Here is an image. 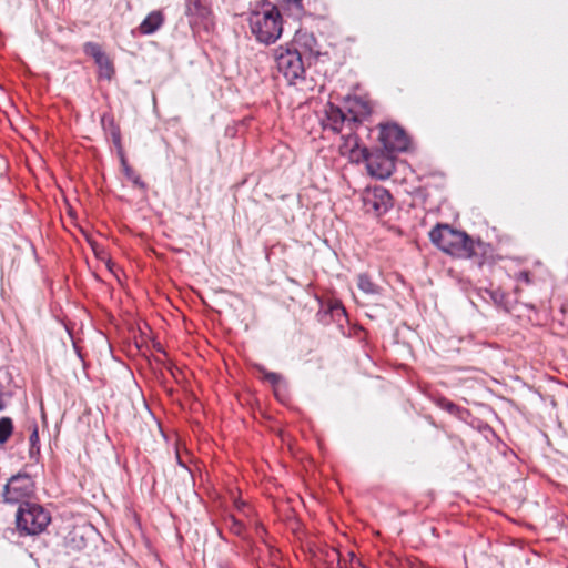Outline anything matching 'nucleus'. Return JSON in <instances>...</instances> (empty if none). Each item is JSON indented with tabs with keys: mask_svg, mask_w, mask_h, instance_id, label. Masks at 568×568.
Returning <instances> with one entry per match:
<instances>
[{
	"mask_svg": "<svg viewBox=\"0 0 568 568\" xmlns=\"http://www.w3.org/2000/svg\"><path fill=\"white\" fill-rule=\"evenodd\" d=\"M347 556L349 559V568L352 567V565L361 567V561L355 558L354 552H348Z\"/></svg>",
	"mask_w": 568,
	"mask_h": 568,
	"instance_id": "nucleus-20",
	"label": "nucleus"
},
{
	"mask_svg": "<svg viewBox=\"0 0 568 568\" xmlns=\"http://www.w3.org/2000/svg\"><path fill=\"white\" fill-rule=\"evenodd\" d=\"M12 422L9 417L0 419V444L6 443L12 434Z\"/></svg>",
	"mask_w": 568,
	"mask_h": 568,
	"instance_id": "nucleus-15",
	"label": "nucleus"
},
{
	"mask_svg": "<svg viewBox=\"0 0 568 568\" xmlns=\"http://www.w3.org/2000/svg\"><path fill=\"white\" fill-rule=\"evenodd\" d=\"M163 23V16L159 11L149 13L140 24V31L143 34L154 33Z\"/></svg>",
	"mask_w": 568,
	"mask_h": 568,
	"instance_id": "nucleus-11",
	"label": "nucleus"
},
{
	"mask_svg": "<svg viewBox=\"0 0 568 568\" xmlns=\"http://www.w3.org/2000/svg\"><path fill=\"white\" fill-rule=\"evenodd\" d=\"M345 108L352 121H363L372 112L369 102L361 97H348L345 101Z\"/></svg>",
	"mask_w": 568,
	"mask_h": 568,
	"instance_id": "nucleus-9",
	"label": "nucleus"
},
{
	"mask_svg": "<svg viewBox=\"0 0 568 568\" xmlns=\"http://www.w3.org/2000/svg\"><path fill=\"white\" fill-rule=\"evenodd\" d=\"M351 568H366V567H364V566L361 564V567H358V566H353V565H352V567H351Z\"/></svg>",
	"mask_w": 568,
	"mask_h": 568,
	"instance_id": "nucleus-27",
	"label": "nucleus"
},
{
	"mask_svg": "<svg viewBox=\"0 0 568 568\" xmlns=\"http://www.w3.org/2000/svg\"><path fill=\"white\" fill-rule=\"evenodd\" d=\"M93 251L95 252L97 255H99L97 247L93 246Z\"/></svg>",
	"mask_w": 568,
	"mask_h": 568,
	"instance_id": "nucleus-29",
	"label": "nucleus"
},
{
	"mask_svg": "<svg viewBox=\"0 0 568 568\" xmlns=\"http://www.w3.org/2000/svg\"><path fill=\"white\" fill-rule=\"evenodd\" d=\"M521 276H523V280L528 281L527 274H521Z\"/></svg>",
	"mask_w": 568,
	"mask_h": 568,
	"instance_id": "nucleus-26",
	"label": "nucleus"
},
{
	"mask_svg": "<svg viewBox=\"0 0 568 568\" xmlns=\"http://www.w3.org/2000/svg\"><path fill=\"white\" fill-rule=\"evenodd\" d=\"M112 139H113V142L118 145L119 149H121V136H120V131L118 128H114L112 130Z\"/></svg>",
	"mask_w": 568,
	"mask_h": 568,
	"instance_id": "nucleus-19",
	"label": "nucleus"
},
{
	"mask_svg": "<svg viewBox=\"0 0 568 568\" xmlns=\"http://www.w3.org/2000/svg\"><path fill=\"white\" fill-rule=\"evenodd\" d=\"M49 513L37 504L23 503L16 516L17 528L26 535H38L50 524Z\"/></svg>",
	"mask_w": 568,
	"mask_h": 568,
	"instance_id": "nucleus-3",
	"label": "nucleus"
},
{
	"mask_svg": "<svg viewBox=\"0 0 568 568\" xmlns=\"http://www.w3.org/2000/svg\"><path fill=\"white\" fill-rule=\"evenodd\" d=\"M326 113L327 120L329 121V125L333 131H339L344 121L349 120L348 115H346L342 110L333 105L328 106Z\"/></svg>",
	"mask_w": 568,
	"mask_h": 568,
	"instance_id": "nucleus-12",
	"label": "nucleus"
},
{
	"mask_svg": "<svg viewBox=\"0 0 568 568\" xmlns=\"http://www.w3.org/2000/svg\"><path fill=\"white\" fill-rule=\"evenodd\" d=\"M105 264H106V266L111 270V267H110V261H109V260H105Z\"/></svg>",
	"mask_w": 568,
	"mask_h": 568,
	"instance_id": "nucleus-28",
	"label": "nucleus"
},
{
	"mask_svg": "<svg viewBox=\"0 0 568 568\" xmlns=\"http://www.w3.org/2000/svg\"><path fill=\"white\" fill-rule=\"evenodd\" d=\"M333 310H339L341 312H344V307H342V306H336Z\"/></svg>",
	"mask_w": 568,
	"mask_h": 568,
	"instance_id": "nucleus-25",
	"label": "nucleus"
},
{
	"mask_svg": "<svg viewBox=\"0 0 568 568\" xmlns=\"http://www.w3.org/2000/svg\"><path fill=\"white\" fill-rule=\"evenodd\" d=\"M358 288L368 295L378 294V287L375 285L366 274H361L357 281Z\"/></svg>",
	"mask_w": 568,
	"mask_h": 568,
	"instance_id": "nucleus-13",
	"label": "nucleus"
},
{
	"mask_svg": "<svg viewBox=\"0 0 568 568\" xmlns=\"http://www.w3.org/2000/svg\"><path fill=\"white\" fill-rule=\"evenodd\" d=\"M234 524H235L236 526H240V524H239L236 520H234ZM240 531H241V527L235 528V532H236V534H240Z\"/></svg>",
	"mask_w": 568,
	"mask_h": 568,
	"instance_id": "nucleus-24",
	"label": "nucleus"
},
{
	"mask_svg": "<svg viewBox=\"0 0 568 568\" xmlns=\"http://www.w3.org/2000/svg\"><path fill=\"white\" fill-rule=\"evenodd\" d=\"M281 4L294 16L303 12V0H280Z\"/></svg>",
	"mask_w": 568,
	"mask_h": 568,
	"instance_id": "nucleus-16",
	"label": "nucleus"
},
{
	"mask_svg": "<svg viewBox=\"0 0 568 568\" xmlns=\"http://www.w3.org/2000/svg\"><path fill=\"white\" fill-rule=\"evenodd\" d=\"M207 13L205 6L200 0H190L186 4V14L195 18H203Z\"/></svg>",
	"mask_w": 568,
	"mask_h": 568,
	"instance_id": "nucleus-14",
	"label": "nucleus"
},
{
	"mask_svg": "<svg viewBox=\"0 0 568 568\" xmlns=\"http://www.w3.org/2000/svg\"><path fill=\"white\" fill-rule=\"evenodd\" d=\"M346 143L352 146V151H354V148L357 146V136L355 135H349L346 140Z\"/></svg>",
	"mask_w": 568,
	"mask_h": 568,
	"instance_id": "nucleus-21",
	"label": "nucleus"
},
{
	"mask_svg": "<svg viewBox=\"0 0 568 568\" xmlns=\"http://www.w3.org/2000/svg\"><path fill=\"white\" fill-rule=\"evenodd\" d=\"M122 166H123V172L125 174V176L134 184L136 185L140 189H145V184L144 182L141 180V178L139 175H136L133 170L128 165V163L125 162V160L122 158Z\"/></svg>",
	"mask_w": 568,
	"mask_h": 568,
	"instance_id": "nucleus-17",
	"label": "nucleus"
},
{
	"mask_svg": "<svg viewBox=\"0 0 568 568\" xmlns=\"http://www.w3.org/2000/svg\"><path fill=\"white\" fill-rule=\"evenodd\" d=\"M274 58L278 72L290 84L303 77L304 65L297 50L281 45L274 50Z\"/></svg>",
	"mask_w": 568,
	"mask_h": 568,
	"instance_id": "nucleus-4",
	"label": "nucleus"
},
{
	"mask_svg": "<svg viewBox=\"0 0 568 568\" xmlns=\"http://www.w3.org/2000/svg\"><path fill=\"white\" fill-rule=\"evenodd\" d=\"M85 52L94 58L95 63L99 65L100 74L106 79L112 75V65L109 58L104 54L101 48L95 43H87Z\"/></svg>",
	"mask_w": 568,
	"mask_h": 568,
	"instance_id": "nucleus-10",
	"label": "nucleus"
},
{
	"mask_svg": "<svg viewBox=\"0 0 568 568\" xmlns=\"http://www.w3.org/2000/svg\"><path fill=\"white\" fill-rule=\"evenodd\" d=\"M379 141L384 149L389 152L405 151L408 146V139L405 132L396 124L381 125Z\"/></svg>",
	"mask_w": 568,
	"mask_h": 568,
	"instance_id": "nucleus-6",
	"label": "nucleus"
},
{
	"mask_svg": "<svg viewBox=\"0 0 568 568\" xmlns=\"http://www.w3.org/2000/svg\"><path fill=\"white\" fill-rule=\"evenodd\" d=\"M250 28L261 43H274L282 34V16L278 9L265 3L250 14Z\"/></svg>",
	"mask_w": 568,
	"mask_h": 568,
	"instance_id": "nucleus-1",
	"label": "nucleus"
},
{
	"mask_svg": "<svg viewBox=\"0 0 568 568\" xmlns=\"http://www.w3.org/2000/svg\"><path fill=\"white\" fill-rule=\"evenodd\" d=\"M361 153L365 156L366 168L372 176L385 180L392 175L394 171V162L390 158L383 153L365 154V149L361 150Z\"/></svg>",
	"mask_w": 568,
	"mask_h": 568,
	"instance_id": "nucleus-7",
	"label": "nucleus"
},
{
	"mask_svg": "<svg viewBox=\"0 0 568 568\" xmlns=\"http://www.w3.org/2000/svg\"><path fill=\"white\" fill-rule=\"evenodd\" d=\"M332 556L338 558V565H339V568H342V559L339 558V555L335 550H332Z\"/></svg>",
	"mask_w": 568,
	"mask_h": 568,
	"instance_id": "nucleus-23",
	"label": "nucleus"
},
{
	"mask_svg": "<svg viewBox=\"0 0 568 568\" xmlns=\"http://www.w3.org/2000/svg\"><path fill=\"white\" fill-rule=\"evenodd\" d=\"M429 237L439 250L447 254L457 257H467L471 254L473 242L469 236L447 224H438L429 232Z\"/></svg>",
	"mask_w": 568,
	"mask_h": 568,
	"instance_id": "nucleus-2",
	"label": "nucleus"
},
{
	"mask_svg": "<svg viewBox=\"0 0 568 568\" xmlns=\"http://www.w3.org/2000/svg\"><path fill=\"white\" fill-rule=\"evenodd\" d=\"M33 481L28 475L12 476L4 486L3 498L6 503L17 504L33 494Z\"/></svg>",
	"mask_w": 568,
	"mask_h": 568,
	"instance_id": "nucleus-5",
	"label": "nucleus"
},
{
	"mask_svg": "<svg viewBox=\"0 0 568 568\" xmlns=\"http://www.w3.org/2000/svg\"><path fill=\"white\" fill-rule=\"evenodd\" d=\"M39 440V436H38V429L34 428L32 434L30 435V442L32 445H36Z\"/></svg>",
	"mask_w": 568,
	"mask_h": 568,
	"instance_id": "nucleus-22",
	"label": "nucleus"
},
{
	"mask_svg": "<svg viewBox=\"0 0 568 568\" xmlns=\"http://www.w3.org/2000/svg\"><path fill=\"white\" fill-rule=\"evenodd\" d=\"M363 204L366 212L382 214L390 206V194L384 187H374L363 193Z\"/></svg>",
	"mask_w": 568,
	"mask_h": 568,
	"instance_id": "nucleus-8",
	"label": "nucleus"
},
{
	"mask_svg": "<svg viewBox=\"0 0 568 568\" xmlns=\"http://www.w3.org/2000/svg\"><path fill=\"white\" fill-rule=\"evenodd\" d=\"M265 379H267L272 385H277L281 382V376L273 372H267L264 374Z\"/></svg>",
	"mask_w": 568,
	"mask_h": 568,
	"instance_id": "nucleus-18",
	"label": "nucleus"
}]
</instances>
